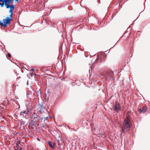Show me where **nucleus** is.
I'll return each mask as SVG.
<instances>
[{
    "mask_svg": "<svg viewBox=\"0 0 150 150\" xmlns=\"http://www.w3.org/2000/svg\"><path fill=\"white\" fill-rule=\"evenodd\" d=\"M132 125V123L130 117L127 116L125 119L124 120L121 126L122 130L123 133L128 132L130 129Z\"/></svg>",
    "mask_w": 150,
    "mask_h": 150,
    "instance_id": "f257e3e1",
    "label": "nucleus"
},
{
    "mask_svg": "<svg viewBox=\"0 0 150 150\" xmlns=\"http://www.w3.org/2000/svg\"><path fill=\"white\" fill-rule=\"evenodd\" d=\"M12 20V18L10 17H6V19H3V22L0 21V25L1 26L6 27L7 25H10L11 24L10 21Z\"/></svg>",
    "mask_w": 150,
    "mask_h": 150,
    "instance_id": "f03ea898",
    "label": "nucleus"
},
{
    "mask_svg": "<svg viewBox=\"0 0 150 150\" xmlns=\"http://www.w3.org/2000/svg\"><path fill=\"white\" fill-rule=\"evenodd\" d=\"M13 1L14 0H8L9 2H8L6 8H10V10L9 11V12L11 13V14L9 16L11 18H12V17L13 10L14 8V5H12L10 6V4L12 1Z\"/></svg>",
    "mask_w": 150,
    "mask_h": 150,
    "instance_id": "7ed1b4c3",
    "label": "nucleus"
},
{
    "mask_svg": "<svg viewBox=\"0 0 150 150\" xmlns=\"http://www.w3.org/2000/svg\"><path fill=\"white\" fill-rule=\"evenodd\" d=\"M113 74L112 72H107L103 75V77L106 79H113Z\"/></svg>",
    "mask_w": 150,
    "mask_h": 150,
    "instance_id": "20e7f679",
    "label": "nucleus"
},
{
    "mask_svg": "<svg viewBox=\"0 0 150 150\" xmlns=\"http://www.w3.org/2000/svg\"><path fill=\"white\" fill-rule=\"evenodd\" d=\"M30 112L28 109L26 110L23 111L21 112V115L23 117L28 118L30 115Z\"/></svg>",
    "mask_w": 150,
    "mask_h": 150,
    "instance_id": "39448f33",
    "label": "nucleus"
},
{
    "mask_svg": "<svg viewBox=\"0 0 150 150\" xmlns=\"http://www.w3.org/2000/svg\"><path fill=\"white\" fill-rule=\"evenodd\" d=\"M113 109L114 110L117 112L121 110V106L118 102H115V104L113 106Z\"/></svg>",
    "mask_w": 150,
    "mask_h": 150,
    "instance_id": "423d86ee",
    "label": "nucleus"
},
{
    "mask_svg": "<svg viewBox=\"0 0 150 150\" xmlns=\"http://www.w3.org/2000/svg\"><path fill=\"white\" fill-rule=\"evenodd\" d=\"M147 110V108L146 106H144L142 107L141 108H139L138 111L139 113H144Z\"/></svg>",
    "mask_w": 150,
    "mask_h": 150,
    "instance_id": "0eeeda50",
    "label": "nucleus"
},
{
    "mask_svg": "<svg viewBox=\"0 0 150 150\" xmlns=\"http://www.w3.org/2000/svg\"><path fill=\"white\" fill-rule=\"evenodd\" d=\"M47 115L48 116L46 117H41L39 116H38V122H41L42 121L44 120V121L45 120L48 119V118H50V116L49 115V114L48 113H47Z\"/></svg>",
    "mask_w": 150,
    "mask_h": 150,
    "instance_id": "6e6552de",
    "label": "nucleus"
},
{
    "mask_svg": "<svg viewBox=\"0 0 150 150\" xmlns=\"http://www.w3.org/2000/svg\"><path fill=\"white\" fill-rule=\"evenodd\" d=\"M6 1H2V3H0V6H1V7H2L4 6V5H5V6L6 7V8H7V4L8 3V2H9L8 0H6Z\"/></svg>",
    "mask_w": 150,
    "mask_h": 150,
    "instance_id": "1a4fd4ad",
    "label": "nucleus"
},
{
    "mask_svg": "<svg viewBox=\"0 0 150 150\" xmlns=\"http://www.w3.org/2000/svg\"><path fill=\"white\" fill-rule=\"evenodd\" d=\"M38 106L39 108L40 109V110H39L40 111V112H41L42 111L41 110H42V108H43V105L41 102L40 103H39Z\"/></svg>",
    "mask_w": 150,
    "mask_h": 150,
    "instance_id": "9d476101",
    "label": "nucleus"
},
{
    "mask_svg": "<svg viewBox=\"0 0 150 150\" xmlns=\"http://www.w3.org/2000/svg\"><path fill=\"white\" fill-rule=\"evenodd\" d=\"M48 144L53 149H54L55 148V146H54V144H53V145H52V142H50L49 141L48 142Z\"/></svg>",
    "mask_w": 150,
    "mask_h": 150,
    "instance_id": "9b49d317",
    "label": "nucleus"
},
{
    "mask_svg": "<svg viewBox=\"0 0 150 150\" xmlns=\"http://www.w3.org/2000/svg\"><path fill=\"white\" fill-rule=\"evenodd\" d=\"M38 116L35 113L33 115H32L31 116V119L38 117Z\"/></svg>",
    "mask_w": 150,
    "mask_h": 150,
    "instance_id": "f8f14e48",
    "label": "nucleus"
},
{
    "mask_svg": "<svg viewBox=\"0 0 150 150\" xmlns=\"http://www.w3.org/2000/svg\"><path fill=\"white\" fill-rule=\"evenodd\" d=\"M37 118H38V117L32 118V119H33V120H32V121L33 122H35L36 123L37 122H38V120Z\"/></svg>",
    "mask_w": 150,
    "mask_h": 150,
    "instance_id": "ddd939ff",
    "label": "nucleus"
},
{
    "mask_svg": "<svg viewBox=\"0 0 150 150\" xmlns=\"http://www.w3.org/2000/svg\"><path fill=\"white\" fill-rule=\"evenodd\" d=\"M20 144V142L19 141H17L16 144V146L17 148H18L19 146V144Z\"/></svg>",
    "mask_w": 150,
    "mask_h": 150,
    "instance_id": "4468645a",
    "label": "nucleus"
},
{
    "mask_svg": "<svg viewBox=\"0 0 150 150\" xmlns=\"http://www.w3.org/2000/svg\"><path fill=\"white\" fill-rule=\"evenodd\" d=\"M8 57L9 58L11 57V54H8Z\"/></svg>",
    "mask_w": 150,
    "mask_h": 150,
    "instance_id": "2eb2a0df",
    "label": "nucleus"
},
{
    "mask_svg": "<svg viewBox=\"0 0 150 150\" xmlns=\"http://www.w3.org/2000/svg\"><path fill=\"white\" fill-rule=\"evenodd\" d=\"M18 148V150H22V148L21 147H19Z\"/></svg>",
    "mask_w": 150,
    "mask_h": 150,
    "instance_id": "dca6fc26",
    "label": "nucleus"
},
{
    "mask_svg": "<svg viewBox=\"0 0 150 150\" xmlns=\"http://www.w3.org/2000/svg\"><path fill=\"white\" fill-rule=\"evenodd\" d=\"M36 93H38V94H39V93L40 94L41 93L40 92V91H38Z\"/></svg>",
    "mask_w": 150,
    "mask_h": 150,
    "instance_id": "f3484780",
    "label": "nucleus"
},
{
    "mask_svg": "<svg viewBox=\"0 0 150 150\" xmlns=\"http://www.w3.org/2000/svg\"><path fill=\"white\" fill-rule=\"evenodd\" d=\"M33 75H34V74L33 73L31 74V76H33Z\"/></svg>",
    "mask_w": 150,
    "mask_h": 150,
    "instance_id": "a211bd4d",
    "label": "nucleus"
},
{
    "mask_svg": "<svg viewBox=\"0 0 150 150\" xmlns=\"http://www.w3.org/2000/svg\"><path fill=\"white\" fill-rule=\"evenodd\" d=\"M31 70H32L33 71H34V69H31Z\"/></svg>",
    "mask_w": 150,
    "mask_h": 150,
    "instance_id": "6ab92c4d",
    "label": "nucleus"
},
{
    "mask_svg": "<svg viewBox=\"0 0 150 150\" xmlns=\"http://www.w3.org/2000/svg\"><path fill=\"white\" fill-rule=\"evenodd\" d=\"M35 94H36V93H34V95L35 96Z\"/></svg>",
    "mask_w": 150,
    "mask_h": 150,
    "instance_id": "aec40b11",
    "label": "nucleus"
},
{
    "mask_svg": "<svg viewBox=\"0 0 150 150\" xmlns=\"http://www.w3.org/2000/svg\"><path fill=\"white\" fill-rule=\"evenodd\" d=\"M14 150H17L16 149H15Z\"/></svg>",
    "mask_w": 150,
    "mask_h": 150,
    "instance_id": "412c9836",
    "label": "nucleus"
},
{
    "mask_svg": "<svg viewBox=\"0 0 150 150\" xmlns=\"http://www.w3.org/2000/svg\"><path fill=\"white\" fill-rule=\"evenodd\" d=\"M59 142H58V145H59Z\"/></svg>",
    "mask_w": 150,
    "mask_h": 150,
    "instance_id": "4be33fe9",
    "label": "nucleus"
},
{
    "mask_svg": "<svg viewBox=\"0 0 150 150\" xmlns=\"http://www.w3.org/2000/svg\"><path fill=\"white\" fill-rule=\"evenodd\" d=\"M38 140H39V139H38Z\"/></svg>",
    "mask_w": 150,
    "mask_h": 150,
    "instance_id": "5701e85b",
    "label": "nucleus"
}]
</instances>
